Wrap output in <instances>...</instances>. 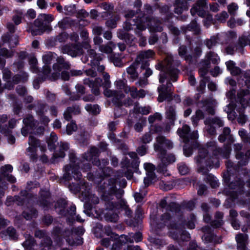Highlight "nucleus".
I'll return each mask as SVG.
<instances>
[{
	"instance_id": "bf43d9fd",
	"label": "nucleus",
	"mask_w": 250,
	"mask_h": 250,
	"mask_svg": "<svg viewBox=\"0 0 250 250\" xmlns=\"http://www.w3.org/2000/svg\"><path fill=\"white\" fill-rule=\"evenodd\" d=\"M6 234H7L10 238L14 239L16 238V230L13 228H8L5 231Z\"/></svg>"
},
{
	"instance_id": "f257e3e1",
	"label": "nucleus",
	"mask_w": 250,
	"mask_h": 250,
	"mask_svg": "<svg viewBox=\"0 0 250 250\" xmlns=\"http://www.w3.org/2000/svg\"><path fill=\"white\" fill-rule=\"evenodd\" d=\"M230 151L231 147L229 145H227L223 149H221L217 148L214 142L208 143L205 147L199 148V155L196 159L199 166L198 171L203 174L207 175L206 180L213 188L218 187L219 184L216 178L211 174H208V168L218 167L219 162L216 157H211L208 154L212 152L215 156L220 155L224 158H228Z\"/></svg>"
},
{
	"instance_id": "79ce46f5",
	"label": "nucleus",
	"mask_w": 250,
	"mask_h": 250,
	"mask_svg": "<svg viewBox=\"0 0 250 250\" xmlns=\"http://www.w3.org/2000/svg\"><path fill=\"white\" fill-rule=\"evenodd\" d=\"M239 42L241 46H245L247 44L250 45V35L243 36L240 38Z\"/></svg>"
},
{
	"instance_id": "a19ab883",
	"label": "nucleus",
	"mask_w": 250,
	"mask_h": 250,
	"mask_svg": "<svg viewBox=\"0 0 250 250\" xmlns=\"http://www.w3.org/2000/svg\"><path fill=\"white\" fill-rule=\"evenodd\" d=\"M66 112H68V113H65L64 114V118L66 120H69L71 118V115H70V114L74 113V114H75L77 113H79L80 112V110H79V108L78 107L77 108L76 111H75L74 110V108H73V107H69L67 109Z\"/></svg>"
},
{
	"instance_id": "c85d7f7f",
	"label": "nucleus",
	"mask_w": 250,
	"mask_h": 250,
	"mask_svg": "<svg viewBox=\"0 0 250 250\" xmlns=\"http://www.w3.org/2000/svg\"><path fill=\"white\" fill-rule=\"evenodd\" d=\"M139 63L137 62L136 63H134L132 65L128 67L126 69L127 73L128 75H130V77L132 78L133 80L135 79L138 77V74L136 71V65H137Z\"/></svg>"
},
{
	"instance_id": "a878e982",
	"label": "nucleus",
	"mask_w": 250,
	"mask_h": 250,
	"mask_svg": "<svg viewBox=\"0 0 250 250\" xmlns=\"http://www.w3.org/2000/svg\"><path fill=\"white\" fill-rule=\"evenodd\" d=\"M144 168L146 171L147 176L149 177L151 179L155 177V173L154 170H155V167L151 163H145Z\"/></svg>"
},
{
	"instance_id": "7ed1b4c3",
	"label": "nucleus",
	"mask_w": 250,
	"mask_h": 250,
	"mask_svg": "<svg viewBox=\"0 0 250 250\" xmlns=\"http://www.w3.org/2000/svg\"><path fill=\"white\" fill-rule=\"evenodd\" d=\"M173 147L172 143L167 139L165 137L159 136L156 138L154 144V149L158 152L159 157L161 158L163 165L166 166L175 161V158L172 154H167L166 149H170Z\"/></svg>"
},
{
	"instance_id": "f03ea898",
	"label": "nucleus",
	"mask_w": 250,
	"mask_h": 250,
	"mask_svg": "<svg viewBox=\"0 0 250 250\" xmlns=\"http://www.w3.org/2000/svg\"><path fill=\"white\" fill-rule=\"evenodd\" d=\"M127 18L124 28L126 30L132 29V25H136L137 30L143 31L148 27L150 32H161L163 28L159 21L155 18H149L143 16L139 20L136 19L135 13L133 11H128L125 14Z\"/></svg>"
},
{
	"instance_id": "864d4df0",
	"label": "nucleus",
	"mask_w": 250,
	"mask_h": 250,
	"mask_svg": "<svg viewBox=\"0 0 250 250\" xmlns=\"http://www.w3.org/2000/svg\"><path fill=\"white\" fill-rule=\"evenodd\" d=\"M146 195V191H142L141 192H136L134 194V198L136 202H141Z\"/></svg>"
},
{
	"instance_id": "1a4fd4ad",
	"label": "nucleus",
	"mask_w": 250,
	"mask_h": 250,
	"mask_svg": "<svg viewBox=\"0 0 250 250\" xmlns=\"http://www.w3.org/2000/svg\"><path fill=\"white\" fill-rule=\"evenodd\" d=\"M83 47L87 50V53L90 59V62L91 65L94 67H97V70L99 72H103L104 70V66L103 65H99V62L102 59L100 56H98L95 51L93 49H90V45L88 43H85L83 45Z\"/></svg>"
},
{
	"instance_id": "338daca9",
	"label": "nucleus",
	"mask_w": 250,
	"mask_h": 250,
	"mask_svg": "<svg viewBox=\"0 0 250 250\" xmlns=\"http://www.w3.org/2000/svg\"><path fill=\"white\" fill-rule=\"evenodd\" d=\"M23 123L26 125V126H31L32 125V122H33V117L32 116H29L23 120Z\"/></svg>"
},
{
	"instance_id": "f704fd0d",
	"label": "nucleus",
	"mask_w": 250,
	"mask_h": 250,
	"mask_svg": "<svg viewBox=\"0 0 250 250\" xmlns=\"http://www.w3.org/2000/svg\"><path fill=\"white\" fill-rule=\"evenodd\" d=\"M223 216V213L221 212H217L215 214V217L217 219H219L218 220H215L212 222L211 225L214 227L217 228L223 224L222 220H220V219L222 218Z\"/></svg>"
},
{
	"instance_id": "393cba45",
	"label": "nucleus",
	"mask_w": 250,
	"mask_h": 250,
	"mask_svg": "<svg viewBox=\"0 0 250 250\" xmlns=\"http://www.w3.org/2000/svg\"><path fill=\"white\" fill-rule=\"evenodd\" d=\"M62 60L59 58L57 62L54 64L53 69L54 72L52 74L54 78H57L60 74L62 68Z\"/></svg>"
},
{
	"instance_id": "c756f323",
	"label": "nucleus",
	"mask_w": 250,
	"mask_h": 250,
	"mask_svg": "<svg viewBox=\"0 0 250 250\" xmlns=\"http://www.w3.org/2000/svg\"><path fill=\"white\" fill-rule=\"evenodd\" d=\"M3 42H9L11 47H14L18 43V40L17 37L12 36L9 38V36L5 35L2 37Z\"/></svg>"
},
{
	"instance_id": "20e7f679",
	"label": "nucleus",
	"mask_w": 250,
	"mask_h": 250,
	"mask_svg": "<svg viewBox=\"0 0 250 250\" xmlns=\"http://www.w3.org/2000/svg\"><path fill=\"white\" fill-rule=\"evenodd\" d=\"M54 18L51 15L41 14L34 21V24L29 27L28 31L34 36L42 34L45 31H50L51 27L49 23Z\"/></svg>"
},
{
	"instance_id": "4468645a",
	"label": "nucleus",
	"mask_w": 250,
	"mask_h": 250,
	"mask_svg": "<svg viewBox=\"0 0 250 250\" xmlns=\"http://www.w3.org/2000/svg\"><path fill=\"white\" fill-rule=\"evenodd\" d=\"M166 209L169 212H167V213L162 216V220L164 223H167V222L170 220L171 213L173 215L174 213H176L177 212L179 211L180 209L178 205L174 203H172L167 207Z\"/></svg>"
},
{
	"instance_id": "de8ad7c7",
	"label": "nucleus",
	"mask_w": 250,
	"mask_h": 250,
	"mask_svg": "<svg viewBox=\"0 0 250 250\" xmlns=\"http://www.w3.org/2000/svg\"><path fill=\"white\" fill-rule=\"evenodd\" d=\"M228 17H229V15H228V13L225 11L222 12L220 14H217L216 16V20L218 21L222 22H225L226 21V19Z\"/></svg>"
},
{
	"instance_id": "2f4dec72",
	"label": "nucleus",
	"mask_w": 250,
	"mask_h": 250,
	"mask_svg": "<svg viewBox=\"0 0 250 250\" xmlns=\"http://www.w3.org/2000/svg\"><path fill=\"white\" fill-rule=\"evenodd\" d=\"M115 45L112 42H109L106 45H102L100 46L99 50L103 53L106 54L110 53L112 51L113 48Z\"/></svg>"
},
{
	"instance_id": "ea45409f",
	"label": "nucleus",
	"mask_w": 250,
	"mask_h": 250,
	"mask_svg": "<svg viewBox=\"0 0 250 250\" xmlns=\"http://www.w3.org/2000/svg\"><path fill=\"white\" fill-rule=\"evenodd\" d=\"M218 43V41L217 37H212L209 40H208L206 41V45L209 49L215 46Z\"/></svg>"
},
{
	"instance_id": "5701e85b",
	"label": "nucleus",
	"mask_w": 250,
	"mask_h": 250,
	"mask_svg": "<svg viewBox=\"0 0 250 250\" xmlns=\"http://www.w3.org/2000/svg\"><path fill=\"white\" fill-rule=\"evenodd\" d=\"M175 13L180 14L183 11L187 10L188 8V3L186 1L177 0L174 5Z\"/></svg>"
},
{
	"instance_id": "72a5a7b5",
	"label": "nucleus",
	"mask_w": 250,
	"mask_h": 250,
	"mask_svg": "<svg viewBox=\"0 0 250 250\" xmlns=\"http://www.w3.org/2000/svg\"><path fill=\"white\" fill-rule=\"evenodd\" d=\"M236 157L238 160L242 159L241 162H240V163L245 164L247 162V160L250 158V150L248 151L245 156L242 153L237 152Z\"/></svg>"
},
{
	"instance_id": "09e8293b",
	"label": "nucleus",
	"mask_w": 250,
	"mask_h": 250,
	"mask_svg": "<svg viewBox=\"0 0 250 250\" xmlns=\"http://www.w3.org/2000/svg\"><path fill=\"white\" fill-rule=\"evenodd\" d=\"M227 108H228V110H227V109H225V110H226L228 113V118L229 120H233L235 118L234 113L231 111L233 109V106L231 104H229L228 105Z\"/></svg>"
},
{
	"instance_id": "e433bc0d",
	"label": "nucleus",
	"mask_w": 250,
	"mask_h": 250,
	"mask_svg": "<svg viewBox=\"0 0 250 250\" xmlns=\"http://www.w3.org/2000/svg\"><path fill=\"white\" fill-rule=\"evenodd\" d=\"M114 85H115L116 88L119 90H123L125 92V90L126 87H127L128 86L126 85V83L121 80H117L114 83Z\"/></svg>"
},
{
	"instance_id": "3c124183",
	"label": "nucleus",
	"mask_w": 250,
	"mask_h": 250,
	"mask_svg": "<svg viewBox=\"0 0 250 250\" xmlns=\"http://www.w3.org/2000/svg\"><path fill=\"white\" fill-rule=\"evenodd\" d=\"M178 169L179 172L182 175H185L187 174L189 171L188 166L184 164H181L179 165L178 167Z\"/></svg>"
},
{
	"instance_id": "58836bf2",
	"label": "nucleus",
	"mask_w": 250,
	"mask_h": 250,
	"mask_svg": "<svg viewBox=\"0 0 250 250\" xmlns=\"http://www.w3.org/2000/svg\"><path fill=\"white\" fill-rule=\"evenodd\" d=\"M53 58V54L52 52H47L42 56V61L45 65L50 63Z\"/></svg>"
},
{
	"instance_id": "473e14b6",
	"label": "nucleus",
	"mask_w": 250,
	"mask_h": 250,
	"mask_svg": "<svg viewBox=\"0 0 250 250\" xmlns=\"http://www.w3.org/2000/svg\"><path fill=\"white\" fill-rule=\"evenodd\" d=\"M134 110L136 113L146 115L149 113L150 108L149 106L140 107L138 104H136L134 107Z\"/></svg>"
},
{
	"instance_id": "dca6fc26",
	"label": "nucleus",
	"mask_w": 250,
	"mask_h": 250,
	"mask_svg": "<svg viewBox=\"0 0 250 250\" xmlns=\"http://www.w3.org/2000/svg\"><path fill=\"white\" fill-rule=\"evenodd\" d=\"M154 55V52L151 50L141 52L137 57L136 62L137 63L148 65L147 60L152 58Z\"/></svg>"
},
{
	"instance_id": "052dcab7",
	"label": "nucleus",
	"mask_w": 250,
	"mask_h": 250,
	"mask_svg": "<svg viewBox=\"0 0 250 250\" xmlns=\"http://www.w3.org/2000/svg\"><path fill=\"white\" fill-rule=\"evenodd\" d=\"M226 65L227 68V69L230 72L231 70L233 69V68L235 67L236 63L234 62L229 60L227 62H226Z\"/></svg>"
},
{
	"instance_id": "4be33fe9",
	"label": "nucleus",
	"mask_w": 250,
	"mask_h": 250,
	"mask_svg": "<svg viewBox=\"0 0 250 250\" xmlns=\"http://www.w3.org/2000/svg\"><path fill=\"white\" fill-rule=\"evenodd\" d=\"M69 210L65 213V215L67 216L69 221L72 222L74 220H76L79 222H83V220L81 218L79 215L75 216L76 207L75 206H70L69 208Z\"/></svg>"
},
{
	"instance_id": "7c9ffc66",
	"label": "nucleus",
	"mask_w": 250,
	"mask_h": 250,
	"mask_svg": "<svg viewBox=\"0 0 250 250\" xmlns=\"http://www.w3.org/2000/svg\"><path fill=\"white\" fill-rule=\"evenodd\" d=\"M85 109L88 112L93 114H97L100 113V108L97 104H87L85 106Z\"/></svg>"
},
{
	"instance_id": "c03bdc74",
	"label": "nucleus",
	"mask_w": 250,
	"mask_h": 250,
	"mask_svg": "<svg viewBox=\"0 0 250 250\" xmlns=\"http://www.w3.org/2000/svg\"><path fill=\"white\" fill-rule=\"evenodd\" d=\"M77 129V125L76 124L73 122L68 124L66 125V131L67 134H71L73 132L75 131Z\"/></svg>"
},
{
	"instance_id": "cd10ccee",
	"label": "nucleus",
	"mask_w": 250,
	"mask_h": 250,
	"mask_svg": "<svg viewBox=\"0 0 250 250\" xmlns=\"http://www.w3.org/2000/svg\"><path fill=\"white\" fill-rule=\"evenodd\" d=\"M57 141V137L54 133H51L49 137L47 140L48 147L50 149H53L56 146Z\"/></svg>"
},
{
	"instance_id": "423d86ee",
	"label": "nucleus",
	"mask_w": 250,
	"mask_h": 250,
	"mask_svg": "<svg viewBox=\"0 0 250 250\" xmlns=\"http://www.w3.org/2000/svg\"><path fill=\"white\" fill-rule=\"evenodd\" d=\"M172 57L167 55L165 60L161 63V67L164 69L160 74L159 82L163 83L165 79H169L175 82L178 77V70L172 66Z\"/></svg>"
},
{
	"instance_id": "a18cd8bd",
	"label": "nucleus",
	"mask_w": 250,
	"mask_h": 250,
	"mask_svg": "<svg viewBox=\"0 0 250 250\" xmlns=\"http://www.w3.org/2000/svg\"><path fill=\"white\" fill-rule=\"evenodd\" d=\"M238 9V6L237 4L235 3H232L228 6V11L231 15L234 16Z\"/></svg>"
},
{
	"instance_id": "b1692460",
	"label": "nucleus",
	"mask_w": 250,
	"mask_h": 250,
	"mask_svg": "<svg viewBox=\"0 0 250 250\" xmlns=\"http://www.w3.org/2000/svg\"><path fill=\"white\" fill-rule=\"evenodd\" d=\"M249 93L250 91L249 90H242L238 94V97L240 99V102L243 108L245 107L246 104H249V103L247 101L246 103V101L248 98Z\"/></svg>"
},
{
	"instance_id": "13d9d810",
	"label": "nucleus",
	"mask_w": 250,
	"mask_h": 250,
	"mask_svg": "<svg viewBox=\"0 0 250 250\" xmlns=\"http://www.w3.org/2000/svg\"><path fill=\"white\" fill-rule=\"evenodd\" d=\"M187 30H193L195 32L197 33L199 30L198 25L196 21H193L187 27Z\"/></svg>"
},
{
	"instance_id": "aec40b11",
	"label": "nucleus",
	"mask_w": 250,
	"mask_h": 250,
	"mask_svg": "<svg viewBox=\"0 0 250 250\" xmlns=\"http://www.w3.org/2000/svg\"><path fill=\"white\" fill-rule=\"evenodd\" d=\"M248 236L247 234H238L235 236L237 248L238 250H246Z\"/></svg>"
},
{
	"instance_id": "c9c22d12",
	"label": "nucleus",
	"mask_w": 250,
	"mask_h": 250,
	"mask_svg": "<svg viewBox=\"0 0 250 250\" xmlns=\"http://www.w3.org/2000/svg\"><path fill=\"white\" fill-rule=\"evenodd\" d=\"M206 57L209 61H211L213 63H218L219 61V58L217 55L211 51L207 54Z\"/></svg>"
},
{
	"instance_id": "9d476101",
	"label": "nucleus",
	"mask_w": 250,
	"mask_h": 250,
	"mask_svg": "<svg viewBox=\"0 0 250 250\" xmlns=\"http://www.w3.org/2000/svg\"><path fill=\"white\" fill-rule=\"evenodd\" d=\"M189 131L190 128L187 125H184L182 128H179L177 130L178 135L185 143L189 142L190 139L195 140L198 137L197 131H193L191 133H189Z\"/></svg>"
},
{
	"instance_id": "ddd939ff",
	"label": "nucleus",
	"mask_w": 250,
	"mask_h": 250,
	"mask_svg": "<svg viewBox=\"0 0 250 250\" xmlns=\"http://www.w3.org/2000/svg\"><path fill=\"white\" fill-rule=\"evenodd\" d=\"M83 83L84 84L88 85L91 88L92 92L95 95H99V88L102 85V80L101 79L97 78L94 81L92 78H86L84 79Z\"/></svg>"
},
{
	"instance_id": "39448f33",
	"label": "nucleus",
	"mask_w": 250,
	"mask_h": 250,
	"mask_svg": "<svg viewBox=\"0 0 250 250\" xmlns=\"http://www.w3.org/2000/svg\"><path fill=\"white\" fill-rule=\"evenodd\" d=\"M103 77L104 79V82L103 83V85L105 88L104 90V94L106 97H113V102L118 106L125 105L126 106H127L132 104V101L130 98H128L127 100L124 102L121 101V100L125 97L124 94L121 91L111 90L108 89V87L110 86V82L109 81L110 77L107 73H104Z\"/></svg>"
},
{
	"instance_id": "6e6552de",
	"label": "nucleus",
	"mask_w": 250,
	"mask_h": 250,
	"mask_svg": "<svg viewBox=\"0 0 250 250\" xmlns=\"http://www.w3.org/2000/svg\"><path fill=\"white\" fill-rule=\"evenodd\" d=\"M84 232V229L82 227L74 228L70 233L69 235L65 236V240L68 245L70 246L81 245L83 243L82 238L80 237H78L75 241L74 238L76 235L80 236L83 235ZM66 235L67 232H65Z\"/></svg>"
},
{
	"instance_id": "603ef678",
	"label": "nucleus",
	"mask_w": 250,
	"mask_h": 250,
	"mask_svg": "<svg viewBox=\"0 0 250 250\" xmlns=\"http://www.w3.org/2000/svg\"><path fill=\"white\" fill-rule=\"evenodd\" d=\"M167 117L173 121L175 119V112L172 107H170L167 111Z\"/></svg>"
},
{
	"instance_id": "8fccbe9b",
	"label": "nucleus",
	"mask_w": 250,
	"mask_h": 250,
	"mask_svg": "<svg viewBox=\"0 0 250 250\" xmlns=\"http://www.w3.org/2000/svg\"><path fill=\"white\" fill-rule=\"evenodd\" d=\"M105 218L107 220L109 221L110 222H116L118 216L116 213H112L110 214V213L107 212L105 215Z\"/></svg>"
},
{
	"instance_id": "774afa93",
	"label": "nucleus",
	"mask_w": 250,
	"mask_h": 250,
	"mask_svg": "<svg viewBox=\"0 0 250 250\" xmlns=\"http://www.w3.org/2000/svg\"><path fill=\"white\" fill-rule=\"evenodd\" d=\"M238 213L236 210L234 209H231L229 211V220L230 221H234L236 219V217L237 216Z\"/></svg>"
},
{
	"instance_id": "4c0bfd02",
	"label": "nucleus",
	"mask_w": 250,
	"mask_h": 250,
	"mask_svg": "<svg viewBox=\"0 0 250 250\" xmlns=\"http://www.w3.org/2000/svg\"><path fill=\"white\" fill-rule=\"evenodd\" d=\"M205 124L206 125V128L207 131L211 135H213L215 133V130L214 127H212V123L210 122L209 119H206L205 121Z\"/></svg>"
},
{
	"instance_id": "49530a36",
	"label": "nucleus",
	"mask_w": 250,
	"mask_h": 250,
	"mask_svg": "<svg viewBox=\"0 0 250 250\" xmlns=\"http://www.w3.org/2000/svg\"><path fill=\"white\" fill-rule=\"evenodd\" d=\"M110 192L112 194H115L117 198H119L124 194V191L121 189H117L114 186L110 188Z\"/></svg>"
},
{
	"instance_id": "69168bd1",
	"label": "nucleus",
	"mask_w": 250,
	"mask_h": 250,
	"mask_svg": "<svg viewBox=\"0 0 250 250\" xmlns=\"http://www.w3.org/2000/svg\"><path fill=\"white\" fill-rule=\"evenodd\" d=\"M147 66L148 65H146L145 64H142L141 66L142 68L146 70V72L144 73V75L146 78L148 77L152 73V71L149 68H146Z\"/></svg>"
},
{
	"instance_id": "0e129e2a",
	"label": "nucleus",
	"mask_w": 250,
	"mask_h": 250,
	"mask_svg": "<svg viewBox=\"0 0 250 250\" xmlns=\"http://www.w3.org/2000/svg\"><path fill=\"white\" fill-rule=\"evenodd\" d=\"M152 140V137L149 133L146 134L142 138V142L145 143H148Z\"/></svg>"
},
{
	"instance_id": "6ab92c4d",
	"label": "nucleus",
	"mask_w": 250,
	"mask_h": 250,
	"mask_svg": "<svg viewBox=\"0 0 250 250\" xmlns=\"http://www.w3.org/2000/svg\"><path fill=\"white\" fill-rule=\"evenodd\" d=\"M125 93H129L132 98H143L146 96V92L143 89L138 90L135 86L126 87Z\"/></svg>"
},
{
	"instance_id": "0eeeda50",
	"label": "nucleus",
	"mask_w": 250,
	"mask_h": 250,
	"mask_svg": "<svg viewBox=\"0 0 250 250\" xmlns=\"http://www.w3.org/2000/svg\"><path fill=\"white\" fill-rule=\"evenodd\" d=\"M202 105L200 106L201 109L196 110L195 115L191 117L192 124L194 125H197L198 121L204 117L203 111L207 112L208 114L213 115L214 114V107L216 105L215 100L210 99L204 100L202 103Z\"/></svg>"
},
{
	"instance_id": "f3484780",
	"label": "nucleus",
	"mask_w": 250,
	"mask_h": 250,
	"mask_svg": "<svg viewBox=\"0 0 250 250\" xmlns=\"http://www.w3.org/2000/svg\"><path fill=\"white\" fill-rule=\"evenodd\" d=\"M107 207H109L110 209L114 208H121L125 211V214L128 216H130L132 213L131 210L128 208V206L126 205V202L124 200H121L119 205H115L113 202H109L107 204Z\"/></svg>"
},
{
	"instance_id": "e2e57ef3",
	"label": "nucleus",
	"mask_w": 250,
	"mask_h": 250,
	"mask_svg": "<svg viewBox=\"0 0 250 250\" xmlns=\"http://www.w3.org/2000/svg\"><path fill=\"white\" fill-rule=\"evenodd\" d=\"M147 147L145 145H143L138 147L137 151L138 154L141 156H144L146 152Z\"/></svg>"
},
{
	"instance_id": "f8f14e48",
	"label": "nucleus",
	"mask_w": 250,
	"mask_h": 250,
	"mask_svg": "<svg viewBox=\"0 0 250 250\" xmlns=\"http://www.w3.org/2000/svg\"><path fill=\"white\" fill-rule=\"evenodd\" d=\"M169 229L170 235L174 239H179V236L180 239L184 241H187L189 239V234L185 231H183L182 234H181V231L180 230L179 227L175 224H170Z\"/></svg>"
},
{
	"instance_id": "9b49d317",
	"label": "nucleus",
	"mask_w": 250,
	"mask_h": 250,
	"mask_svg": "<svg viewBox=\"0 0 250 250\" xmlns=\"http://www.w3.org/2000/svg\"><path fill=\"white\" fill-rule=\"evenodd\" d=\"M172 83L170 82H168L166 86L162 85L158 87L159 92L158 100L159 102H162L170 97L172 93Z\"/></svg>"
},
{
	"instance_id": "a211bd4d",
	"label": "nucleus",
	"mask_w": 250,
	"mask_h": 250,
	"mask_svg": "<svg viewBox=\"0 0 250 250\" xmlns=\"http://www.w3.org/2000/svg\"><path fill=\"white\" fill-rule=\"evenodd\" d=\"M66 53L72 57H76L83 53L82 49L80 45H74L65 46L63 47V53Z\"/></svg>"
},
{
	"instance_id": "5fc2aeb1",
	"label": "nucleus",
	"mask_w": 250,
	"mask_h": 250,
	"mask_svg": "<svg viewBox=\"0 0 250 250\" xmlns=\"http://www.w3.org/2000/svg\"><path fill=\"white\" fill-rule=\"evenodd\" d=\"M161 115L158 113H156L153 115L150 116L148 117V121L149 123H153L156 120H160L161 119Z\"/></svg>"
},
{
	"instance_id": "bb28decb",
	"label": "nucleus",
	"mask_w": 250,
	"mask_h": 250,
	"mask_svg": "<svg viewBox=\"0 0 250 250\" xmlns=\"http://www.w3.org/2000/svg\"><path fill=\"white\" fill-rule=\"evenodd\" d=\"M29 145L30 146L27 148V150L29 152H33L36 147H37L39 143L35 138L32 136H30L29 140Z\"/></svg>"
},
{
	"instance_id": "680f3d73",
	"label": "nucleus",
	"mask_w": 250,
	"mask_h": 250,
	"mask_svg": "<svg viewBox=\"0 0 250 250\" xmlns=\"http://www.w3.org/2000/svg\"><path fill=\"white\" fill-rule=\"evenodd\" d=\"M22 17V14L20 13L19 15L14 16L13 18V20L16 25H18L21 22V20Z\"/></svg>"
},
{
	"instance_id": "37998d69",
	"label": "nucleus",
	"mask_w": 250,
	"mask_h": 250,
	"mask_svg": "<svg viewBox=\"0 0 250 250\" xmlns=\"http://www.w3.org/2000/svg\"><path fill=\"white\" fill-rule=\"evenodd\" d=\"M36 210H29L27 209L24 210L23 212V217L26 219L28 220L32 218L33 217H35L36 215Z\"/></svg>"
},
{
	"instance_id": "412c9836",
	"label": "nucleus",
	"mask_w": 250,
	"mask_h": 250,
	"mask_svg": "<svg viewBox=\"0 0 250 250\" xmlns=\"http://www.w3.org/2000/svg\"><path fill=\"white\" fill-rule=\"evenodd\" d=\"M12 169L13 167L11 165H7L2 167L0 170L3 176L4 177L7 181L11 183H14L16 181L15 178L12 175L9 174V173L12 172Z\"/></svg>"
},
{
	"instance_id": "4d7b16f0",
	"label": "nucleus",
	"mask_w": 250,
	"mask_h": 250,
	"mask_svg": "<svg viewBox=\"0 0 250 250\" xmlns=\"http://www.w3.org/2000/svg\"><path fill=\"white\" fill-rule=\"evenodd\" d=\"M146 120L145 119H142L140 122L137 123L135 124L134 126L135 129L138 132L142 131L143 127L146 124Z\"/></svg>"
},
{
	"instance_id": "2eb2a0df",
	"label": "nucleus",
	"mask_w": 250,
	"mask_h": 250,
	"mask_svg": "<svg viewBox=\"0 0 250 250\" xmlns=\"http://www.w3.org/2000/svg\"><path fill=\"white\" fill-rule=\"evenodd\" d=\"M206 7V1L205 0H199L197 2L196 5L191 9V14L194 15L197 13L200 16H204L205 14L204 9Z\"/></svg>"
},
{
	"instance_id": "6e6d98bb",
	"label": "nucleus",
	"mask_w": 250,
	"mask_h": 250,
	"mask_svg": "<svg viewBox=\"0 0 250 250\" xmlns=\"http://www.w3.org/2000/svg\"><path fill=\"white\" fill-rule=\"evenodd\" d=\"M209 120L210 122L212 123V125H216L218 127L222 126L224 125L223 122L220 118L217 117H215Z\"/></svg>"
}]
</instances>
